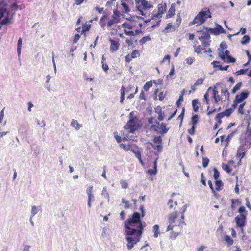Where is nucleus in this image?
Instances as JSON below:
<instances>
[{"label": "nucleus", "mask_w": 251, "mask_h": 251, "mask_svg": "<svg viewBox=\"0 0 251 251\" xmlns=\"http://www.w3.org/2000/svg\"><path fill=\"white\" fill-rule=\"evenodd\" d=\"M145 226V223L141 221L140 214L138 212H134L131 217L125 221V233L127 242L126 246L128 250L131 249L139 242L142 230Z\"/></svg>", "instance_id": "obj_1"}, {"label": "nucleus", "mask_w": 251, "mask_h": 251, "mask_svg": "<svg viewBox=\"0 0 251 251\" xmlns=\"http://www.w3.org/2000/svg\"><path fill=\"white\" fill-rule=\"evenodd\" d=\"M211 17V13L209 9L206 11H201L195 17L193 21L189 23V25L196 24L197 25H202L208 18Z\"/></svg>", "instance_id": "obj_2"}, {"label": "nucleus", "mask_w": 251, "mask_h": 251, "mask_svg": "<svg viewBox=\"0 0 251 251\" xmlns=\"http://www.w3.org/2000/svg\"><path fill=\"white\" fill-rule=\"evenodd\" d=\"M148 122L151 124V128L158 133L162 134H165L169 130L168 128H166V125L164 124H160V123L154 118H149Z\"/></svg>", "instance_id": "obj_3"}, {"label": "nucleus", "mask_w": 251, "mask_h": 251, "mask_svg": "<svg viewBox=\"0 0 251 251\" xmlns=\"http://www.w3.org/2000/svg\"><path fill=\"white\" fill-rule=\"evenodd\" d=\"M136 22L134 20H127L121 25V28H123L124 33L128 36H134L133 30L136 27Z\"/></svg>", "instance_id": "obj_4"}, {"label": "nucleus", "mask_w": 251, "mask_h": 251, "mask_svg": "<svg viewBox=\"0 0 251 251\" xmlns=\"http://www.w3.org/2000/svg\"><path fill=\"white\" fill-rule=\"evenodd\" d=\"M169 225L167 227V231L172 230L174 226H179L182 222V219L179 220L178 217V213L176 211H174L168 216Z\"/></svg>", "instance_id": "obj_5"}, {"label": "nucleus", "mask_w": 251, "mask_h": 251, "mask_svg": "<svg viewBox=\"0 0 251 251\" xmlns=\"http://www.w3.org/2000/svg\"><path fill=\"white\" fill-rule=\"evenodd\" d=\"M133 112H132L129 114V120L126 125L124 126L126 129H128L130 133H133L137 129V119L134 116Z\"/></svg>", "instance_id": "obj_6"}, {"label": "nucleus", "mask_w": 251, "mask_h": 251, "mask_svg": "<svg viewBox=\"0 0 251 251\" xmlns=\"http://www.w3.org/2000/svg\"><path fill=\"white\" fill-rule=\"evenodd\" d=\"M249 93L243 92L239 95H237L232 104V107L235 109L239 103H243V101L248 97Z\"/></svg>", "instance_id": "obj_7"}, {"label": "nucleus", "mask_w": 251, "mask_h": 251, "mask_svg": "<svg viewBox=\"0 0 251 251\" xmlns=\"http://www.w3.org/2000/svg\"><path fill=\"white\" fill-rule=\"evenodd\" d=\"M166 4L165 3H161L158 5L157 6V12H154L152 13L151 18L152 19H160L162 15L166 12Z\"/></svg>", "instance_id": "obj_8"}, {"label": "nucleus", "mask_w": 251, "mask_h": 251, "mask_svg": "<svg viewBox=\"0 0 251 251\" xmlns=\"http://www.w3.org/2000/svg\"><path fill=\"white\" fill-rule=\"evenodd\" d=\"M137 8L140 12L139 14L144 16L146 15L144 11L152 7V5L149 3L147 1L142 0L138 2Z\"/></svg>", "instance_id": "obj_9"}, {"label": "nucleus", "mask_w": 251, "mask_h": 251, "mask_svg": "<svg viewBox=\"0 0 251 251\" xmlns=\"http://www.w3.org/2000/svg\"><path fill=\"white\" fill-rule=\"evenodd\" d=\"M247 217L245 215H237L235 218V222L238 227H244L246 224Z\"/></svg>", "instance_id": "obj_10"}, {"label": "nucleus", "mask_w": 251, "mask_h": 251, "mask_svg": "<svg viewBox=\"0 0 251 251\" xmlns=\"http://www.w3.org/2000/svg\"><path fill=\"white\" fill-rule=\"evenodd\" d=\"M211 90L212 91V95L214 99V103H217L220 100H224L223 97L222 96H220V95H219L218 91L217 90L216 86H214V87H210L208 89V91H210Z\"/></svg>", "instance_id": "obj_11"}, {"label": "nucleus", "mask_w": 251, "mask_h": 251, "mask_svg": "<svg viewBox=\"0 0 251 251\" xmlns=\"http://www.w3.org/2000/svg\"><path fill=\"white\" fill-rule=\"evenodd\" d=\"M93 187L92 186H89L86 189V194L88 196L87 204L89 208L92 206V201L94 199V195L93 193Z\"/></svg>", "instance_id": "obj_12"}, {"label": "nucleus", "mask_w": 251, "mask_h": 251, "mask_svg": "<svg viewBox=\"0 0 251 251\" xmlns=\"http://www.w3.org/2000/svg\"><path fill=\"white\" fill-rule=\"evenodd\" d=\"M110 43L111 44L110 45V51L111 52H114L117 50L119 49V43L118 41L114 40L112 39H109Z\"/></svg>", "instance_id": "obj_13"}, {"label": "nucleus", "mask_w": 251, "mask_h": 251, "mask_svg": "<svg viewBox=\"0 0 251 251\" xmlns=\"http://www.w3.org/2000/svg\"><path fill=\"white\" fill-rule=\"evenodd\" d=\"M245 154V150L243 146H240L237 150V157L240 159V162L241 161V159H242Z\"/></svg>", "instance_id": "obj_14"}, {"label": "nucleus", "mask_w": 251, "mask_h": 251, "mask_svg": "<svg viewBox=\"0 0 251 251\" xmlns=\"http://www.w3.org/2000/svg\"><path fill=\"white\" fill-rule=\"evenodd\" d=\"M198 32L201 33V35L199 37L200 41H203V39L210 38L209 33L206 30L199 31Z\"/></svg>", "instance_id": "obj_15"}, {"label": "nucleus", "mask_w": 251, "mask_h": 251, "mask_svg": "<svg viewBox=\"0 0 251 251\" xmlns=\"http://www.w3.org/2000/svg\"><path fill=\"white\" fill-rule=\"evenodd\" d=\"M71 126L74 128L75 129L78 130L82 127V125H80L78 123L77 120L73 119L71 122Z\"/></svg>", "instance_id": "obj_16"}, {"label": "nucleus", "mask_w": 251, "mask_h": 251, "mask_svg": "<svg viewBox=\"0 0 251 251\" xmlns=\"http://www.w3.org/2000/svg\"><path fill=\"white\" fill-rule=\"evenodd\" d=\"M157 159H156V160L153 162V168L149 169L147 171V173L151 175H155L157 173Z\"/></svg>", "instance_id": "obj_17"}, {"label": "nucleus", "mask_w": 251, "mask_h": 251, "mask_svg": "<svg viewBox=\"0 0 251 251\" xmlns=\"http://www.w3.org/2000/svg\"><path fill=\"white\" fill-rule=\"evenodd\" d=\"M221 93L222 95V97L224 99V100L225 101L226 100H228L229 97V94L226 88H223L221 89Z\"/></svg>", "instance_id": "obj_18"}, {"label": "nucleus", "mask_w": 251, "mask_h": 251, "mask_svg": "<svg viewBox=\"0 0 251 251\" xmlns=\"http://www.w3.org/2000/svg\"><path fill=\"white\" fill-rule=\"evenodd\" d=\"M212 30L215 34L226 33L225 29L219 25H217V27L215 29H213Z\"/></svg>", "instance_id": "obj_19"}, {"label": "nucleus", "mask_w": 251, "mask_h": 251, "mask_svg": "<svg viewBox=\"0 0 251 251\" xmlns=\"http://www.w3.org/2000/svg\"><path fill=\"white\" fill-rule=\"evenodd\" d=\"M175 5L172 4L166 15V18H169L173 16L175 14Z\"/></svg>", "instance_id": "obj_20"}, {"label": "nucleus", "mask_w": 251, "mask_h": 251, "mask_svg": "<svg viewBox=\"0 0 251 251\" xmlns=\"http://www.w3.org/2000/svg\"><path fill=\"white\" fill-rule=\"evenodd\" d=\"M219 55L220 58L223 60L224 61H226V59L227 57V56H229V51L227 50H226L225 53L223 51H221L219 53Z\"/></svg>", "instance_id": "obj_21"}, {"label": "nucleus", "mask_w": 251, "mask_h": 251, "mask_svg": "<svg viewBox=\"0 0 251 251\" xmlns=\"http://www.w3.org/2000/svg\"><path fill=\"white\" fill-rule=\"evenodd\" d=\"M155 112L158 114V119L160 121H162L164 119V113L162 112V109L160 107H157L155 109Z\"/></svg>", "instance_id": "obj_22"}, {"label": "nucleus", "mask_w": 251, "mask_h": 251, "mask_svg": "<svg viewBox=\"0 0 251 251\" xmlns=\"http://www.w3.org/2000/svg\"><path fill=\"white\" fill-rule=\"evenodd\" d=\"M159 226L157 224L154 225L153 226L152 230L154 232L153 237L154 238H157L160 234V232L159 231Z\"/></svg>", "instance_id": "obj_23"}, {"label": "nucleus", "mask_w": 251, "mask_h": 251, "mask_svg": "<svg viewBox=\"0 0 251 251\" xmlns=\"http://www.w3.org/2000/svg\"><path fill=\"white\" fill-rule=\"evenodd\" d=\"M42 212V208L41 206H32V216L37 214L38 212Z\"/></svg>", "instance_id": "obj_24"}, {"label": "nucleus", "mask_w": 251, "mask_h": 251, "mask_svg": "<svg viewBox=\"0 0 251 251\" xmlns=\"http://www.w3.org/2000/svg\"><path fill=\"white\" fill-rule=\"evenodd\" d=\"M101 195L103 196L107 200V201L108 202L109 201V200H110L109 194L107 191L106 187H104L103 188L102 192H101Z\"/></svg>", "instance_id": "obj_25"}, {"label": "nucleus", "mask_w": 251, "mask_h": 251, "mask_svg": "<svg viewBox=\"0 0 251 251\" xmlns=\"http://www.w3.org/2000/svg\"><path fill=\"white\" fill-rule=\"evenodd\" d=\"M225 242L228 246H231L233 243V241L229 235H226L224 238Z\"/></svg>", "instance_id": "obj_26"}, {"label": "nucleus", "mask_w": 251, "mask_h": 251, "mask_svg": "<svg viewBox=\"0 0 251 251\" xmlns=\"http://www.w3.org/2000/svg\"><path fill=\"white\" fill-rule=\"evenodd\" d=\"M117 23L118 21L116 19V17L115 16H113L112 18L108 22L107 25L109 27H111L114 24Z\"/></svg>", "instance_id": "obj_27"}, {"label": "nucleus", "mask_w": 251, "mask_h": 251, "mask_svg": "<svg viewBox=\"0 0 251 251\" xmlns=\"http://www.w3.org/2000/svg\"><path fill=\"white\" fill-rule=\"evenodd\" d=\"M194 51L197 53H200L202 50H205V49L202 48L200 45L196 46L194 45Z\"/></svg>", "instance_id": "obj_28"}, {"label": "nucleus", "mask_w": 251, "mask_h": 251, "mask_svg": "<svg viewBox=\"0 0 251 251\" xmlns=\"http://www.w3.org/2000/svg\"><path fill=\"white\" fill-rule=\"evenodd\" d=\"M151 40V38L149 36L143 37L142 39L139 40V43L140 45H143L148 41Z\"/></svg>", "instance_id": "obj_29"}, {"label": "nucleus", "mask_w": 251, "mask_h": 251, "mask_svg": "<svg viewBox=\"0 0 251 251\" xmlns=\"http://www.w3.org/2000/svg\"><path fill=\"white\" fill-rule=\"evenodd\" d=\"M238 212L240 213L239 215H245V216L247 217L248 214L247 211L246 210L245 207L241 206L238 209Z\"/></svg>", "instance_id": "obj_30"}, {"label": "nucleus", "mask_w": 251, "mask_h": 251, "mask_svg": "<svg viewBox=\"0 0 251 251\" xmlns=\"http://www.w3.org/2000/svg\"><path fill=\"white\" fill-rule=\"evenodd\" d=\"M198 103H198V100H193L192 104V106H193L194 111L195 112H197L198 110V109H199V106L198 105Z\"/></svg>", "instance_id": "obj_31"}, {"label": "nucleus", "mask_w": 251, "mask_h": 251, "mask_svg": "<svg viewBox=\"0 0 251 251\" xmlns=\"http://www.w3.org/2000/svg\"><path fill=\"white\" fill-rule=\"evenodd\" d=\"M223 186V183L220 180H216L215 181V188L217 191L221 190V187Z\"/></svg>", "instance_id": "obj_32"}, {"label": "nucleus", "mask_w": 251, "mask_h": 251, "mask_svg": "<svg viewBox=\"0 0 251 251\" xmlns=\"http://www.w3.org/2000/svg\"><path fill=\"white\" fill-rule=\"evenodd\" d=\"M121 5L123 7V8L125 10V12L126 13H128L130 11L129 7H128V4L127 2L126 3L125 2H121Z\"/></svg>", "instance_id": "obj_33"}, {"label": "nucleus", "mask_w": 251, "mask_h": 251, "mask_svg": "<svg viewBox=\"0 0 251 251\" xmlns=\"http://www.w3.org/2000/svg\"><path fill=\"white\" fill-rule=\"evenodd\" d=\"M22 44V38H20L18 41V44H17V52L19 55H20L21 53Z\"/></svg>", "instance_id": "obj_34"}, {"label": "nucleus", "mask_w": 251, "mask_h": 251, "mask_svg": "<svg viewBox=\"0 0 251 251\" xmlns=\"http://www.w3.org/2000/svg\"><path fill=\"white\" fill-rule=\"evenodd\" d=\"M242 86V83L239 82L235 85V86L232 89L231 92L233 94L235 93L236 91L239 90Z\"/></svg>", "instance_id": "obj_35"}, {"label": "nucleus", "mask_w": 251, "mask_h": 251, "mask_svg": "<svg viewBox=\"0 0 251 251\" xmlns=\"http://www.w3.org/2000/svg\"><path fill=\"white\" fill-rule=\"evenodd\" d=\"M250 40V38L248 35H244L241 41V44L243 45L249 43Z\"/></svg>", "instance_id": "obj_36"}, {"label": "nucleus", "mask_w": 251, "mask_h": 251, "mask_svg": "<svg viewBox=\"0 0 251 251\" xmlns=\"http://www.w3.org/2000/svg\"><path fill=\"white\" fill-rule=\"evenodd\" d=\"M153 148L157 151L158 152H161L162 150V145L161 144H154L152 145Z\"/></svg>", "instance_id": "obj_37"}, {"label": "nucleus", "mask_w": 251, "mask_h": 251, "mask_svg": "<svg viewBox=\"0 0 251 251\" xmlns=\"http://www.w3.org/2000/svg\"><path fill=\"white\" fill-rule=\"evenodd\" d=\"M232 107L230 108L227 109L223 112L225 116L229 117L233 112L234 110Z\"/></svg>", "instance_id": "obj_38"}, {"label": "nucleus", "mask_w": 251, "mask_h": 251, "mask_svg": "<svg viewBox=\"0 0 251 251\" xmlns=\"http://www.w3.org/2000/svg\"><path fill=\"white\" fill-rule=\"evenodd\" d=\"M245 103H246L245 102H244L243 103H241L240 104L239 106L238 111V112L239 113H240L242 115L244 113V111L243 108H244V106L245 105Z\"/></svg>", "instance_id": "obj_39"}, {"label": "nucleus", "mask_w": 251, "mask_h": 251, "mask_svg": "<svg viewBox=\"0 0 251 251\" xmlns=\"http://www.w3.org/2000/svg\"><path fill=\"white\" fill-rule=\"evenodd\" d=\"M222 167L223 170L226 173H230L231 172V170L230 169L228 164H225L224 163H223Z\"/></svg>", "instance_id": "obj_40"}, {"label": "nucleus", "mask_w": 251, "mask_h": 251, "mask_svg": "<svg viewBox=\"0 0 251 251\" xmlns=\"http://www.w3.org/2000/svg\"><path fill=\"white\" fill-rule=\"evenodd\" d=\"M152 81H150L145 83L143 87V89L145 91H147L152 86Z\"/></svg>", "instance_id": "obj_41"}, {"label": "nucleus", "mask_w": 251, "mask_h": 251, "mask_svg": "<svg viewBox=\"0 0 251 251\" xmlns=\"http://www.w3.org/2000/svg\"><path fill=\"white\" fill-rule=\"evenodd\" d=\"M153 142L154 144H162V138L160 136H155L154 138Z\"/></svg>", "instance_id": "obj_42"}, {"label": "nucleus", "mask_w": 251, "mask_h": 251, "mask_svg": "<svg viewBox=\"0 0 251 251\" xmlns=\"http://www.w3.org/2000/svg\"><path fill=\"white\" fill-rule=\"evenodd\" d=\"M134 154H135V157H137L139 159L140 163L142 165H143V161L141 159V153H140V151H136L134 152Z\"/></svg>", "instance_id": "obj_43"}, {"label": "nucleus", "mask_w": 251, "mask_h": 251, "mask_svg": "<svg viewBox=\"0 0 251 251\" xmlns=\"http://www.w3.org/2000/svg\"><path fill=\"white\" fill-rule=\"evenodd\" d=\"M203 46L208 47L210 45V38L203 39V41H201Z\"/></svg>", "instance_id": "obj_44"}, {"label": "nucleus", "mask_w": 251, "mask_h": 251, "mask_svg": "<svg viewBox=\"0 0 251 251\" xmlns=\"http://www.w3.org/2000/svg\"><path fill=\"white\" fill-rule=\"evenodd\" d=\"M213 171H214L213 177L215 180H218V179L219 178V177L220 176V173L217 170V169L215 168H214L213 169Z\"/></svg>", "instance_id": "obj_45"}, {"label": "nucleus", "mask_w": 251, "mask_h": 251, "mask_svg": "<svg viewBox=\"0 0 251 251\" xmlns=\"http://www.w3.org/2000/svg\"><path fill=\"white\" fill-rule=\"evenodd\" d=\"M187 208V205H184L183 206V207L181 208V219L183 223H184V213L185 212L186 209Z\"/></svg>", "instance_id": "obj_46"}, {"label": "nucleus", "mask_w": 251, "mask_h": 251, "mask_svg": "<svg viewBox=\"0 0 251 251\" xmlns=\"http://www.w3.org/2000/svg\"><path fill=\"white\" fill-rule=\"evenodd\" d=\"M5 14H8L6 8H1L0 9V20H1Z\"/></svg>", "instance_id": "obj_47"}, {"label": "nucleus", "mask_w": 251, "mask_h": 251, "mask_svg": "<svg viewBox=\"0 0 251 251\" xmlns=\"http://www.w3.org/2000/svg\"><path fill=\"white\" fill-rule=\"evenodd\" d=\"M171 30V31H174L175 30V28L174 26L172 24V23H168L167 25V26L165 28V30Z\"/></svg>", "instance_id": "obj_48"}, {"label": "nucleus", "mask_w": 251, "mask_h": 251, "mask_svg": "<svg viewBox=\"0 0 251 251\" xmlns=\"http://www.w3.org/2000/svg\"><path fill=\"white\" fill-rule=\"evenodd\" d=\"M122 201V203L125 204V208L128 209L130 207V205L129 204V202L128 201L125 200L124 198H123Z\"/></svg>", "instance_id": "obj_49"}, {"label": "nucleus", "mask_w": 251, "mask_h": 251, "mask_svg": "<svg viewBox=\"0 0 251 251\" xmlns=\"http://www.w3.org/2000/svg\"><path fill=\"white\" fill-rule=\"evenodd\" d=\"M125 88L124 86H122L121 89V98H120V99H121V100H120V102L121 103L123 102L124 100V98H125Z\"/></svg>", "instance_id": "obj_50"}, {"label": "nucleus", "mask_w": 251, "mask_h": 251, "mask_svg": "<svg viewBox=\"0 0 251 251\" xmlns=\"http://www.w3.org/2000/svg\"><path fill=\"white\" fill-rule=\"evenodd\" d=\"M139 55V52L138 50H133L130 55V56H131V58H132V59L137 58V56H138Z\"/></svg>", "instance_id": "obj_51"}, {"label": "nucleus", "mask_w": 251, "mask_h": 251, "mask_svg": "<svg viewBox=\"0 0 251 251\" xmlns=\"http://www.w3.org/2000/svg\"><path fill=\"white\" fill-rule=\"evenodd\" d=\"M198 116L197 115L192 116L191 122L193 126H195L196 124L198 122Z\"/></svg>", "instance_id": "obj_52"}, {"label": "nucleus", "mask_w": 251, "mask_h": 251, "mask_svg": "<svg viewBox=\"0 0 251 251\" xmlns=\"http://www.w3.org/2000/svg\"><path fill=\"white\" fill-rule=\"evenodd\" d=\"M120 148L123 149L124 150L127 151L130 150V146L129 145H125L124 144H120Z\"/></svg>", "instance_id": "obj_53"}, {"label": "nucleus", "mask_w": 251, "mask_h": 251, "mask_svg": "<svg viewBox=\"0 0 251 251\" xmlns=\"http://www.w3.org/2000/svg\"><path fill=\"white\" fill-rule=\"evenodd\" d=\"M209 162V160L208 158H203L202 159V166L204 168H206L207 167L208 163Z\"/></svg>", "instance_id": "obj_54"}, {"label": "nucleus", "mask_w": 251, "mask_h": 251, "mask_svg": "<svg viewBox=\"0 0 251 251\" xmlns=\"http://www.w3.org/2000/svg\"><path fill=\"white\" fill-rule=\"evenodd\" d=\"M239 202V201L238 199H232L231 200V208L232 210H234L235 208V204L236 203Z\"/></svg>", "instance_id": "obj_55"}, {"label": "nucleus", "mask_w": 251, "mask_h": 251, "mask_svg": "<svg viewBox=\"0 0 251 251\" xmlns=\"http://www.w3.org/2000/svg\"><path fill=\"white\" fill-rule=\"evenodd\" d=\"M120 184L121 185L122 187L124 189H126L128 186V184L127 183V182L124 180H121L120 181Z\"/></svg>", "instance_id": "obj_56"}, {"label": "nucleus", "mask_w": 251, "mask_h": 251, "mask_svg": "<svg viewBox=\"0 0 251 251\" xmlns=\"http://www.w3.org/2000/svg\"><path fill=\"white\" fill-rule=\"evenodd\" d=\"M106 16H103L100 20V24L101 25L102 27H103L105 25V23H104L105 20L106 19Z\"/></svg>", "instance_id": "obj_57"}, {"label": "nucleus", "mask_w": 251, "mask_h": 251, "mask_svg": "<svg viewBox=\"0 0 251 251\" xmlns=\"http://www.w3.org/2000/svg\"><path fill=\"white\" fill-rule=\"evenodd\" d=\"M184 111H185V109H184V108L183 107L182 108V112H181V114L179 115V116L178 117V119H179L181 120L180 126H181L182 123V121H183V117H184Z\"/></svg>", "instance_id": "obj_58"}, {"label": "nucleus", "mask_w": 251, "mask_h": 251, "mask_svg": "<svg viewBox=\"0 0 251 251\" xmlns=\"http://www.w3.org/2000/svg\"><path fill=\"white\" fill-rule=\"evenodd\" d=\"M204 81V78H201L196 80L194 84L196 86H199L201 85L203 83Z\"/></svg>", "instance_id": "obj_59"}, {"label": "nucleus", "mask_w": 251, "mask_h": 251, "mask_svg": "<svg viewBox=\"0 0 251 251\" xmlns=\"http://www.w3.org/2000/svg\"><path fill=\"white\" fill-rule=\"evenodd\" d=\"M194 60V58L193 57H188L185 59V61L188 64L191 65L193 63Z\"/></svg>", "instance_id": "obj_60"}, {"label": "nucleus", "mask_w": 251, "mask_h": 251, "mask_svg": "<svg viewBox=\"0 0 251 251\" xmlns=\"http://www.w3.org/2000/svg\"><path fill=\"white\" fill-rule=\"evenodd\" d=\"M174 73H175V68H174V67L173 66V67L171 68V69L170 70V72L169 75L166 77L168 79L169 77H172L174 75Z\"/></svg>", "instance_id": "obj_61"}, {"label": "nucleus", "mask_w": 251, "mask_h": 251, "mask_svg": "<svg viewBox=\"0 0 251 251\" xmlns=\"http://www.w3.org/2000/svg\"><path fill=\"white\" fill-rule=\"evenodd\" d=\"M226 59L227 60L226 62L228 63H233L235 62V59L231 57L230 56H227Z\"/></svg>", "instance_id": "obj_62"}, {"label": "nucleus", "mask_w": 251, "mask_h": 251, "mask_svg": "<svg viewBox=\"0 0 251 251\" xmlns=\"http://www.w3.org/2000/svg\"><path fill=\"white\" fill-rule=\"evenodd\" d=\"M209 91H207V92L204 94V99L205 101V102L207 104H209V101H208V98L209 97V95H208V92Z\"/></svg>", "instance_id": "obj_63"}, {"label": "nucleus", "mask_w": 251, "mask_h": 251, "mask_svg": "<svg viewBox=\"0 0 251 251\" xmlns=\"http://www.w3.org/2000/svg\"><path fill=\"white\" fill-rule=\"evenodd\" d=\"M79 38H80V35L78 34H76L74 38L73 43H77V41H78V40L79 39Z\"/></svg>", "instance_id": "obj_64"}]
</instances>
